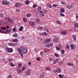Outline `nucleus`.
Wrapping results in <instances>:
<instances>
[{
    "mask_svg": "<svg viewBox=\"0 0 78 78\" xmlns=\"http://www.w3.org/2000/svg\"><path fill=\"white\" fill-rule=\"evenodd\" d=\"M17 50L19 53H20V55L22 57H23V54H25V53H27V51H28V50L23 47H20V48H18Z\"/></svg>",
    "mask_w": 78,
    "mask_h": 78,
    "instance_id": "nucleus-1",
    "label": "nucleus"
},
{
    "mask_svg": "<svg viewBox=\"0 0 78 78\" xmlns=\"http://www.w3.org/2000/svg\"><path fill=\"white\" fill-rule=\"evenodd\" d=\"M51 40L50 38H48L46 39L43 42V44L44 46H45L46 47V45H47V44H48V43H49V42H51Z\"/></svg>",
    "mask_w": 78,
    "mask_h": 78,
    "instance_id": "nucleus-2",
    "label": "nucleus"
},
{
    "mask_svg": "<svg viewBox=\"0 0 78 78\" xmlns=\"http://www.w3.org/2000/svg\"><path fill=\"white\" fill-rule=\"evenodd\" d=\"M9 3V2L6 1H3L2 3V5H8V4Z\"/></svg>",
    "mask_w": 78,
    "mask_h": 78,
    "instance_id": "nucleus-3",
    "label": "nucleus"
},
{
    "mask_svg": "<svg viewBox=\"0 0 78 78\" xmlns=\"http://www.w3.org/2000/svg\"><path fill=\"white\" fill-rule=\"evenodd\" d=\"M75 29L74 31H78V23H75L74 24Z\"/></svg>",
    "mask_w": 78,
    "mask_h": 78,
    "instance_id": "nucleus-4",
    "label": "nucleus"
},
{
    "mask_svg": "<svg viewBox=\"0 0 78 78\" xmlns=\"http://www.w3.org/2000/svg\"><path fill=\"white\" fill-rule=\"evenodd\" d=\"M11 31V30H8L7 29H4L2 30V33H7L8 34L9 33H10Z\"/></svg>",
    "mask_w": 78,
    "mask_h": 78,
    "instance_id": "nucleus-5",
    "label": "nucleus"
},
{
    "mask_svg": "<svg viewBox=\"0 0 78 78\" xmlns=\"http://www.w3.org/2000/svg\"><path fill=\"white\" fill-rule=\"evenodd\" d=\"M4 19L8 20L9 22H12V20L11 19V18H9L8 17H5L4 18Z\"/></svg>",
    "mask_w": 78,
    "mask_h": 78,
    "instance_id": "nucleus-6",
    "label": "nucleus"
},
{
    "mask_svg": "<svg viewBox=\"0 0 78 78\" xmlns=\"http://www.w3.org/2000/svg\"><path fill=\"white\" fill-rule=\"evenodd\" d=\"M53 46V43H50L46 45V47L47 48H50Z\"/></svg>",
    "mask_w": 78,
    "mask_h": 78,
    "instance_id": "nucleus-7",
    "label": "nucleus"
},
{
    "mask_svg": "<svg viewBox=\"0 0 78 78\" xmlns=\"http://www.w3.org/2000/svg\"><path fill=\"white\" fill-rule=\"evenodd\" d=\"M6 51L9 52V53H12L13 51V49L11 48H7L6 49Z\"/></svg>",
    "mask_w": 78,
    "mask_h": 78,
    "instance_id": "nucleus-8",
    "label": "nucleus"
},
{
    "mask_svg": "<svg viewBox=\"0 0 78 78\" xmlns=\"http://www.w3.org/2000/svg\"><path fill=\"white\" fill-rule=\"evenodd\" d=\"M61 48V45L60 44H59L58 46L56 47V49L58 51H59Z\"/></svg>",
    "mask_w": 78,
    "mask_h": 78,
    "instance_id": "nucleus-9",
    "label": "nucleus"
},
{
    "mask_svg": "<svg viewBox=\"0 0 78 78\" xmlns=\"http://www.w3.org/2000/svg\"><path fill=\"white\" fill-rule=\"evenodd\" d=\"M30 72H31V69H28V70L26 72V75L29 76L30 74Z\"/></svg>",
    "mask_w": 78,
    "mask_h": 78,
    "instance_id": "nucleus-10",
    "label": "nucleus"
},
{
    "mask_svg": "<svg viewBox=\"0 0 78 78\" xmlns=\"http://www.w3.org/2000/svg\"><path fill=\"white\" fill-rule=\"evenodd\" d=\"M59 42V39L58 38H54L53 40V42Z\"/></svg>",
    "mask_w": 78,
    "mask_h": 78,
    "instance_id": "nucleus-11",
    "label": "nucleus"
},
{
    "mask_svg": "<svg viewBox=\"0 0 78 78\" xmlns=\"http://www.w3.org/2000/svg\"><path fill=\"white\" fill-rule=\"evenodd\" d=\"M39 12H40V16L41 17H44V16H45V14L39 10Z\"/></svg>",
    "mask_w": 78,
    "mask_h": 78,
    "instance_id": "nucleus-12",
    "label": "nucleus"
},
{
    "mask_svg": "<svg viewBox=\"0 0 78 78\" xmlns=\"http://www.w3.org/2000/svg\"><path fill=\"white\" fill-rule=\"evenodd\" d=\"M29 25L31 27H34V23L33 22L30 21L29 22Z\"/></svg>",
    "mask_w": 78,
    "mask_h": 78,
    "instance_id": "nucleus-13",
    "label": "nucleus"
},
{
    "mask_svg": "<svg viewBox=\"0 0 78 78\" xmlns=\"http://www.w3.org/2000/svg\"><path fill=\"white\" fill-rule=\"evenodd\" d=\"M55 71L58 73H61V69H59V68H58L55 70Z\"/></svg>",
    "mask_w": 78,
    "mask_h": 78,
    "instance_id": "nucleus-14",
    "label": "nucleus"
},
{
    "mask_svg": "<svg viewBox=\"0 0 78 78\" xmlns=\"http://www.w3.org/2000/svg\"><path fill=\"white\" fill-rule=\"evenodd\" d=\"M60 12L61 13H63L65 12V10L63 8H61L60 9Z\"/></svg>",
    "mask_w": 78,
    "mask_h": 78,
    "instance_id": "nucleus-15",
    "label": "nucleus"
},
{
    "mask_svg": "<svg viewBox=\"0 0 78 78\" xmlns=\"http://www.w3.org/2000/svg\"><path fill=\"white\" fill-rule=\"evenodd\" d=\"M67 34V31H62L61 33V34L62 35H66Z\"/></svg>",
    "mask_w": 78,
    "mask_h": 78,
    "instance_id": "nucleus-16",
    "label": "nucleus"
},
{
    "mask_svg": "<svg viewBox=\"0 0 78 78\" xmlns=\"http://www.w3.org/2000/svg\"><path fill=\"white\" fill-rule=\"evenodd\" d=\"M66 8L68 9H71L72 8V5H68L67 6H66Z\"/></svg>",
    "mask_w": 78,
    "mask_h": 78,
    "instance_id": "nucleus-17",
    "label": "nucleus"
},
{
    "mask_svg": "<svg viewBox=\"0 0 78 78\" xmlns=\"http://www.w3.org/2000/svg\"><path fill=\"white\" fill-rule=\"evenodd\" d=\"M73 38L74 39V41H76V35H73L72 36Z\"/></svg>",
    "mask_w": 78,
    "mask_h": 78,
    "instance_id": "nucleus-18",
    "label": "nucleus"
},
{
    "mask_svg": "<svg viewBox=\"0 0 78 78\" xmlns=\"http://www.w3.org/2000/svg\"><path fill=\"white\" fill-rule=\"evenodd\" d=\"M20 5V3H16L15 4V6L17 8L18 7H19Z\"/></svg>",
    "mask_w": 78,
    "mask_h": 78,
    "instance_id": "nucleus-19",
    "label": "nucleus"
},
{
    "mask_svg": "<svg viewBox=\"0 0 78 78\" xmlns=\"http://www.w3.org/2000/svg\"><path fill=\"white\" fill-rule=\"evenodd\" d=\"M12 42H18L19 41V40H18V39H12Z\"/></svg>",
    "mask_w": 78,
    "mask_h": 78,
    "instance_id": "nucleus-20",
    "label": "nucleus"
},
{
    "mask_svg": "<svg viewBox=\"0 0 78 78\" xmlns=\"http://www.w3.org/2000/svg\"><path fill=\"white\" fill-rule=\"evenodd\" d=\"M12 36L15 37H18V34H17L15 33L12 35Z\"/></svg>",
    "mask_w": 78,
    "mask_h": 78,
    "instance_id": "nucleus-21",
    "label": "nucleus"
},
{
    "mask_svg": "<svg viewBox=\"0 0 78 78\" xmlns=\"http://www.w3.org/2000/svg\"><path fill=\"white\" fill-rule=\"evenodd\" d=\"M61 3L62 4V5H65L66 6V5H67V3L66 2H65L64 1H62L61 2Z\"/></svg>",
    "mask_w": 78,
    "mask_h": 78,
    "instance_id": "nucleus-22",
    "label": "nucleus"
},
{
    "mask_svg": "<svg viewBox=\"0 0 78 78\" xmlns=\"http://www.w3.org/2000/svg\"><path fill=\"white\" fill-rule=\"evenodd\" d=\"M9 64H10V66H12V67H15V65H14V64H13V63L12 62H10L9 63Z\"/></svg>",
    "mask_w": 78,
    "mask_h": 78,
    "instance_id": "nucleus-23",
    "label": "nucleus"
},
{
    "mask_svg": "<svg viewBox=\"0 0 78 78\" xmlns=\"http://www.w3.org/2000/svg\"><path fill=\"white\" fill-rule=\"evenodd\" d=\"M23 30V27L21 26L20 27L19 31H21Z\"/></svg>",
    "mask_w": 78,
    "mask_h": 78,
    "instance_id": "nucleus-24",
    "label": "nucleus"
},
{
    "mask_svg": "<svg viewBox=\"0 0 78 78\" xmlns=\"http://www.w3.org/2000/svg\"><path fill=\"white\" fill-rule=\"evenodd\" d=\"M44 31H46V32H47V33H49L50 31L48 29V28L46 27L44 29Z\"/></svg>",
    "mask_w": 78,
    "mask_h": 78,
    "instance_id": "nucleus-25",
    "label": "nucleus"
},
{
    "mask_svg": "<svg viewBox=\"0 0 78 78\" xmlns=\"http://www.w3.org/2000/svg\"><path fill=\"white\" fill-rule=\"evenodd\" d=\"M47 7L48 8H52V6L51 5V4H47Z\"/></svg>",
    "mask_w": 78,
    "mask_h": 78,
    "instance_id": "nucleus-26",
    "label": "nucleus"
},
{
    "mask_svg": "<svg viewBox=\"0 0 78 78\" xmlns=\"http://www.w3.org/2000/svg\"><path fill=\"white\" fill-rule=\"evenodd\" d=\"M49 51V49H44V52H48Z\"/></svg>",
    "mask_w": 78,
    "mask_h": 78,
    "instance_id": "nucleus-27",
    "label": "nucleus"
},
{
    "mask_svg": "<svg viewBox=\"0 0 78 78\" xmlns=\"http://www.w3.org/2000/svg\"><path fill=\"white\" fill-rule=\"evenodd\" d=\"M70 46L71 50H72V49H74V46L73 45L71 44L70 45Z\"/></svg>",
    "mask_w": 78,
    "mask_h": 78,
    "instance_id": "nucleus-28",
    "label": "nucleus"
},
{
    "mask_svg": "<svg viewBox=\"0 0 78 78\" xmlns=\"http://www.w3.org/2000/svg\"><path fill=\"white\" fill-rule=\"evenodd\" d=\"M2 61L4 62L5 64H7V63H8V62L6 61V59H5V58H3L2 59Z\"/></svg>",
    "mask_w": 78,
    "mask_h": 78,
    "instance_id": "nucleus-29",
    "label": "nucleus"
},
{
    "mask_svg": "<svg viewBox=\"0 0 78 78\" xmlns=\"http://www.w3.org/2000/svg\"><path fill=\"white\" fill-rule=\"evenodd\" d=\"M23 21L24 22H27V19L25 18V17H24L23 18Z\"/></svg>",
    "mask_w": 78,
    "mask_h": 78,
    "instance_id": "nucleus-30",
    "label": "nucleus"
},
{
    "mask_svg": "<svg viewBox=\"0 0 78 78\" xmlns=\"http://www.w3.org/2000/svg\"><path fill=\"white\" fill-rule=\"evenodd\" d=\"M8 45L10 46H14V43H9Z\"/></svg>",
    "mask_w": 78,
    "mask_h": 78,
    "instance_id": "nucleus-31",
    "label": "nucleus"
},
{
    "mask_svg": "<svg viewBox=\"0 0 78 78\" xmlns=\"http://www.w3.org/2000/svg\"><path fill=\"white\" fill-rule=\"evenodd\" d=\"M56 23L58 24H61L62 23L61 22L60 20L57 21H56Z\"/></svg>",
    "mask_w": 78,
    "mask_h": 78,
    "instance_id": "nucleus-32",
    "label": "nucleus"
},
{
    "mask_svg": "<svg viewBox=\"0 0 78 78\" xmlns=\"http://www.w3.org/2000/svg\"><path fill=\"white\" fill-rule=\"evenodd\" d=\"M48 34H47L46 32H44L43 33V36H47Z\"/></svg>",
    "mask_w": 78,
    "mask_h": 78,
    "instance_id": "nucleus-33",
    "label": "nucleus"
},
{
    "mask_svg": "<svg viewBox=\"0 0 78 78\" xmlns=\"http://www.w3.org/2000/svg\"><path fill=\"white\" fill-rule=\"evenodd\" d=\"M25 3L26 5H28L30 3V1L28 0H27L25 2Z\"/></svg>",
    "mask_w": 78,
    "mask_h": 78,
    "instance_id": "nucleus-34",
    "label": "nucleus"
},
{
    "mask_svg": "<svg viewBox=\"0 0 78 78\" xmlns=\"http://www.w3.org/2000/svg\"><path fill=\"white\" fill-rule=\"evenodd\" d=\"M19 45V43H14V46H17Z\"/></svg>",
    "mask_w": 78,
    "mask_h": 78,
    "instance_id": "nucleus-35",
    "label": "nucleus"
},
{
    "mask_svg": "<svg viewBox=\"0 0 78 78\" xmlns=\"http://www.w3.org/2000/svg\"><path fill=\"white\" fill-rule=\"evenodd\" d=\"M59 14L60 16H62V17H64L65 16V15L62 13H60Z\"/></svg>",
    "mask_w": 78,
    "mask_h": 78,
    "instance_id": "nucleus-36",
    "label": "nucleus"
},
{
    "mask_svg": "<svg viewBox=\"0 0 78 78\" xmlns=\"http://www.w3.org/2000/svg\"><path fill=\"white\" fill-rule=\"evenodd\" d=\"M44 73H41L40 75V76L44 77Z\"/></svg>",
    "mask_w": 78,
    "mask_h": 78,
    "instance_id": "nucleus-37",
    "label": "nucleus"
},
{
    "mask_svg": "<svg viewBox=\"0 0 78 78\" xmlns=\"http://www.w3.org/2000/svg\"><path fill=\"white\" fill-rule=\"evenodd\" d=\"M58 76L60 78H62L64 76V75H61V74H59L58 75Z\"/></svg>",
    "mask_w": 78,
    "mask_h": 78,
    "instance_id": "nucleus-38",
    "label": "nucleus"
},
{
    "mask_svg": "<svg viewBox=\"0 0 78 78\" xmlns=\"http://www.w3.org/2000/svg\"><path fill=\"white\" fill-rule=\"evenodd\" d=\"M43 28V27H41V26H39V27H38L37 29L38 30H41Z\"/></svg>",
    "mask_w": 78,
    "mask_h": 78,
    "instance_id": "nucleus-39",
    "label": "nucleus"
},
{
    "mask_svg": "<svg viewBox=\"0 0 78 78\" xmlns=\"http://www.w3.org/2000/svg\"><path fill=\"white\" fill-rule=\"evenodd\" d=\"M0 17H1V18H3V17H4V15L2 13L0 14Z\"/></svg>",
    "mask_w": 78,
    "mask_h": 78,
    "instance_id": "nucleus-40",
    "label": "nucleus"
},
{
    "mask_svg": "<svg viewBox=\"0 0 78 78\" xmlns=\"http://www.w3.org/2000/svg\"><path fill=\"white\" fill-rule=\"evenodd\" d=\"M54 60L56 61V63H58V62H59V59L58 58H57Z\"/></svg>",
    "mask_w": 78,
    "mask_h": 78,
    "instance_id": "nucleus-41",
    "label": "nucleus"
},
{
    "mask_svg": "<svg viewBox=\"0 0 78 78\" xmlns=\"http://www.w3.org/2000/svg\"><path fill=\"white\" fill-rule=\"evenodd\" d=\"M68 66H73V63H69L68 64Z\"/></svg>",
    "mask_w": 78,
    "mask_h": 78,
    "instance_id": "nucleus-42",
    "label": "nucleus"
},
{
    "mask_svg": "<svg viewBox=\"0 0 78 78\" xmlns=\"http://www.w3.org/2000/svg\"><path fill=\"white\" fill-rule=\"evenodd\" d=\"M66 47V49H67V50H69L70 48V46L69 45H67Z\"/></svg>",
    "mask_w": 78,
    "mask_h": 78,
    "instance_id": "nucleus-43",
    "label": "nucleus"
},
{
    "mask_svg": "<svg viewBox=\"0 0 78 78\" xmlns=\"http://www.w3.org/2000/svg\"><path fill=\"white\" fill-rule=\"evenodd\" d=\"M46 70H51V69H50V68L49 67H47L46 68Z\"/></svg>",
    "mask_w": 78,
    "mask_h": 78,
    "instance_id": "nucleus-44",
    "label": "nucleus"
},
{
    "mask_svg": "<svg viewBox=\"0 0 78 78\" xmlns=\"http://www.w3.org/2000/svg\"><path fill=\"white\" fill-rule=\"evenodd\" d=\"M12 30L13 31H14V32H16V31H17V30H16V28H13L12 29Z\"/></svg>",
    "mask_w": 78,
    "mask_h": 78,
    "instance_id": "nucleus-45",
    "label": "nucleus"
},
{
    "mask_svg": "<svg viewBox=\"0 0 78 78\" xmlns=\"http://www.w3.org/2000/svg\"><path fill=\"white\" fill-rule=\"evenodd\" d=\"M62 64V61H60L58 62V64L59 65H61Z\"/></svg>",
    "mask_w": 78,
    "mask_h": 78,
    "instance_id": "nucleus-46",
    "label": "nucleus"
},
{
    "mask_svg": "<svg viewBox=\"0 0 78 78\" xmlns=\"http://www.w3.org/2000/svg\"><path fill=\"white\" fill-rule=\"evenodd\" d=\"M27 17H29L31 16V15L30 14H28L27 15Z\"/></svg>",
    "mask_w": 78,
    "mask_h": 78,
    "instance_id": "nucleus-47",
    "label": "nucleus"
},
{
    "mask_svg": "<svg viewBox=\"0 0 78 78\" xmlns=\"http://www.w3.org/2000/svg\"><path fill=\"white\" fill-rule=\"evenodd\" d=\"M18 67H21V66L22 64H21V63H19L18 64Z\"/></svg>",
    "mask_w": 78,
    "mask_h": 78,
    "instance_id": "nucleus-48",
    "label": "nucleus"
},
{
    "mask_svg": "<svg viewBox=\"0 0 78 78\" xmlns=\"http://www.w3.org/2000/svg\"><path fill=\"white\" fill-rule=\"evenodd\" d=\"M55 55L56 56V57H58V54L57 53H55Z\"/></svg>",
    "mask_w": 78,
    "mask_h": 78,
    "instance_id": "nucleus-49",
    "label": "nucleus"
},
{
    "mask_svg": "<svg viewBox=\"0 0 78 78\" xmlns=\"http://www.w3.org/2000/svg\"><path fill=\"white\" fill-rule=\"evenodd\" d=\"M40 20L39 19H36V22H39V21Z\"/></svg>",
    "mask_w": 78,
    "mask_h": 78,
    "instance_id": "nucleus-50",
    "label": "nucleus"
},
{
    "mask_svg": "<svg viewBox=\"0 0 78 78\" xmlns=\"http://www.w3.org/2000/svg\"><path fill=\"white\" fill-rule=\"evenodd\" d=\"M32 7L33 8H36V5L35 4H34Z\"/></svg>",
    "mask_w": 78,
    "mask_h": 78,
    "instance_id": "nucleus-51",
    "label": "nucleus"
},
{
    "mask_svg": "<svg viewBox=\"0 0 78 78\" xmlns=\"http://www.w3.org/2000/svg\"><path fill=\"white\" fill-rule=\"evenodd\" d=\"M2 24H3V22L2 21H0V25H1Z\"/></svg>",
    "mask_w": 78,
    "mask_h": 78,
    "instance_id": "nucleus-52",
    "label": "nucleus"
},
{
    "mask_svg": "<svg viewBox=\"0 0 78 78\" xmlns=\"http://www.w3.org/2000/svg\"><path fill=\"white\" fill-rule=\"evenodd\" d=\"M37 60L39 61L41 60V58H40L38 57L37 58Z\"/></svg>",
    "mask_w": 78,
    "mask_h": 78,
    "instance_id": "nucleus-53",
    "label": "nucleus"
},
{
    "mask_svg": "<svg viewBox=\"0 0 78 78\" xmlns=\"http://www.w3.org/2000/svg\"><path fill=\"white\" fill-rule=\"evenodd\" d=\"M17 72L18 73H20V69H18L17 70Z\"/></svg>",
    "mask_w": 78,
    "mask_h": 78,
    "instance_id": "nucleus-54",
    "label": "nucleus"
},
{
    "mask_svg": "<svg viewBox=\"0 0 78 78\" xmlns=\"http://www.w3.org/2000/svg\"><path fill=\"white\" fill-rule=\"evenodd\" d=\"M53 6H55V7L58 6V5L53 4Z\"/></svg>",
    "mask_w": 78,
    "mask_h": 78,
    "instance_id": "nucleus-55",
    "label": "nucleus"
},
{
    "mask_svg": "<svg viewBox=\"0 0 78 78\" xmlns=\"http://www.w3.org/2000/svg\"><path fill=\"white\" fill-rule=\"evenodd\" d=\"M61 52L63 54H64V53L65 52H64V50H62L61 51Z\"/></svg>",
    "mask_w": 78,
    "mask_h": 78,
    "instance_id": "nucleus-56",
    "label": "nucleus"
},
{
    "mask_svg": "<svg viewBox=\"0 0 78 78\" xmlns=\"http://www.w3.org/2000/svg\"><path fill=\"white\" fill-rule=\"evenodd\" d=\"M1 30H4V29H6V27H1Z\"/></svg>",
    "mask_w": 78,
    "mask_h": 78,
    "instance_id": "nucleus-57",
    "label": "nucleus"
},
{
    "mask_svg": "<svg viewBox=\"0 0 78 78\" xmlns=\"http://www.w3.org/2000/svg\"><path fill=\"white\" fill-rule=\"evenodd\" d=\"M49 60L50 61H53V59L51 58H49Z\"/></svg>",
    "mask_w": 78,
    "mask_h": 78,
    "instance_id": "nucleus-58",
    "label": "nucleus"
},
{
    "mask_svg": "<svg viewBox=\"0 0 78 78\" xmlns=\"http://www.w3.org/2000/svg\"><path fill=\"white\" fill-rule=\"evenodd\" d=\"M76 18L77 19V20H78V14H77L76 15Z\"/></svg>",
    "mask_w": 78,
    "mask_h": 78,
    "instance_id": "nucleus-59",
    "label": "nucleus"
},
{
    "mask_svg": "<svg viewBox=\"0 0 78 78\" xmlns=\"http://www.w3.org/2000/svg\"><path fill=\"white\" fill-rule=\"evenodd\" d=\"M16 12H20V10L19 9H16Z\"/></svg>",
    "mask_w": 78,
    "mask_h": 78,
    "instance_id": "nucleus-60",
    "label": "nucleus"
},
{
    "mask_svg": "<svg viewBox=\"0 0 78 78\" xmlns=\"http://www.w3.org/2000/svg\"><path fill=\"white\" fill-rule=\"evenodd\" d=\"M56 63V62L54 60V61L53 64H55Z\"/></svg>",
    "mask_w": 78,
    "mask_h": 78,
    "instance_id": "nucleus-61",
    "label": "nucleus"
},
{
    "mask_svg": "<svg viewBox=\"0 0 78 78\" xmlns=\"http://www.w3.org/2000/svg\"><path fill=\"white\" fill-rule=\"evenodd\" d=\"M42 54H43V52L42 51H41L40 52V55L41 56H42Z\"/></svg>",
    "mask_w": 78,
    "mask_h": 78,
    "instance_id": "nucleus-62",
    "label": "nucleus"
},
{
    "mask_svg": "<svg viewBox=\"0 0 78 78\" xmlns=\"http://www.w3.org/2000/svg\"><path fill=\"white\" fill-rule=\"evenodd\" d=\"M38 9L39 11L41 10V7H38Z\"/></svg>",
    "mask_w": 78,
    "mask_h": 78,
    "instance_id": "nucleus-63",
    "label": "nucleus"
},
{
    "mask_svg": "<svg viewBox=\"0 0 78 78\" xmlns=\"http://www.w3.org/2000/svg\"><path fill=\"white\" fill-rule=\"evenodd\" d=\"M7 78H11V76H7Z\"/></svg>",
    "mask_w": 78,
    "mask_h": 78,
    "instance_id": "nucleus-64",
    "label": "nucleus"
}]
</instances>
